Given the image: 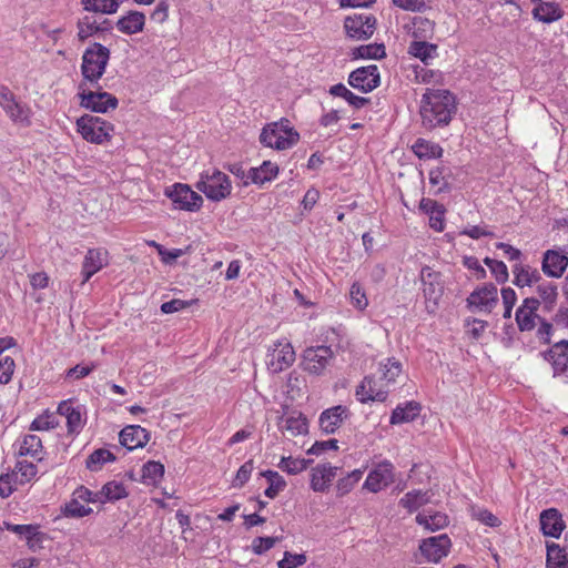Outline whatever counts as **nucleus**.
Here are the masks:
<instances>
[{
  "label": "nucleus",
  "mask_w": 568,
  "mask_h": 568,
  "mask_svg": "<svg viewBox=\"0 0 568 568\" xmlns=\"http://www.w3.org/2000/svg\"><path fill=\"white\" fill-rule=\"evenodd\" d=\"M333 351L329 346L308 347L302 355L303 369L313 375H321L329 365Z\"/></svg>",
  "instance_id": "9d476101"
},
{
  "label": "nucleus",
  "mask_w": 568,
  "mask_h": 568,
  "mask_svg": "<svg viewBox=\"0 0 568 568\" xmlns=\"http://www.w3.org/2000/svg\"><path fill=\"white\" fill-rule=\"evenodd\" d=\"M145 24V16L140 11H129L126 16L116 21V28L120 32L131 36L141 32Z\"/></svg>",
  "instance_id": "a878e982"
},
{
  "label": "nucleus",
  "mask_w": 568,
  "mask_h": 568,
  "mask_svg": "<svg viewBox=\"0 0 568 568\" xmlns=\"http://www.w3.org/2000/svg\"><path fill=\"white\" fill-rule=\"evenodd\" d=\"M532 16L541 22L550 23L562 17V10L555 2H541L532 10Z\"/></svg>",
  "instance_id": "473e14b6"
},
{
  "label": "nucleus",
  "mask_w": 568,
  "mask_h": 568,
  "mask_svg": "<svg viewBox=\"0 0 568 568\" xmlns=\"http://www.w3.org/2000/svg\"><path fill=\"white\" fill-rule=\"evenodd\" d=\"M110 54V50L101 43L94 42L88 47L83 52L81 63L83 79L92 84L98 83L105 72Z\"/></svg>",
  "instance_id": "20e7f679"
},
{
  "label": "nucleus",
  "mask_w": 568,
  "mask_h": 568,
  "mask_svg": "<svg viewBox=\"0 0 568 568\" xmlns=\"http://www.w3.org/2000/svg\"><path fill=\"white\" fill-rule=\"evenodd\" d=\"M311 460H306L303 458H293V457H282L278 463V467L286 471L290 475H296L303 470H305Z\"/></svg>",
  "instance_id": "de8ad7c7"
},
{
  "label": "nucleus",
  "mask_w": 568,
  "mask_h": 568,
  "mask_svg": "<svg viewBox=\"0 0 568 568\" xmlns=\"http://www.w3.org/2000/svg\"><path fill=\"white\" fill-rule=\"evenodd\" d=\"M329 93L334 97L345 99L355 109H361L369 102V99L367 98L355 95L343 83L331 87Z\"/></svg>",
  "instance_id": "e433bc0d"
},
{
  "label": "nucleus",
  "mask_w": 568,
  "mask_h": 568,
  "mask_svg": "<svg viewBox=\"0 0 568 568\" xmlns=\"http://www.w3.org/2000/svg\"><path fill=\"white\" fill-rule=\"evenodd\" d=\"M267 356V368L275 374L287 369L295 362V351L286 339L275 342Z\"/></svg>",
  "instance_id": "1a4fd4ad"
},
{
  "label": "nucleus",
  "mask_w": 568,
  "mask_h": 568,
  "mask_svg": "<svg viewBox=\"0 0 568 568\" xmlns=\"http://www.w3.org/2000/svg\"><path fill=\"white\" fill-rule=\"evenodd\" d=\"M277 540V537H257L252 544L253 551L261 555L273 548Z\"/></svg>",
  "instance_id": "052dcab7"
},
{
  "label": "nucleus",
  "mask_w": 568,
  "mask_h": 568,
  "mask_svg": "<svg viewBox=\"0 0 568 568\" xmlns=\"http://www.w3.org/2000/svg\"><path fill=\"white\" fill-rule=\"evenodd\" d=\"M394 465L388 460L376 464L368 473L364 488L372 493H378L388 487L395 480Z\"/></svg>",
  "instance_id": "9b49d317"
},
{
  "label": "nucleus",
  "mask_w": 568,
  "mask_h": 568,
  "mask_svg": "<svg viewBox=\"0 0 568 568\" xmlns=\"http://www.w3.org/2000/svg\"><path fill=\"white\" fill-rule=\"evenodd\" d=\"M450 546L449 537L446 534H442L424 539L419 549L427 561L437 564L448 555Z\"/></svg>",
  "instance_id": "ddd939ff"
},
{
  "label": "nucleus",
  "mask_w": 568,
  "mask_h": 568,
  "mask_svg": "<svg viewBox=\"0 0 568 568\" xmlns=\"http://www.w3.org/2000/svg\"><path fill=\"white\" fill-rule=\"evenodd\" d=\"M42 453V442L37 435H27L23 438V442L20 446L19 455L20 456H31L34 458L41 459L40 455Z\"/></svg>",
  "instance_id": "37998d69"
},
{
  "label": "nucleus",
  "mask_w": 568,
  "mask_h": 568,
  "mask_svg": "<svg viewBox=\"0 0 568 568\" xmlns=\"http://www.w3.org/2000/svg\"><path fill=\"white\" fill-rule=\"evenodd\" d=\"M413 34L415 38L426 39L432 37L435 22L428 18L415 17L413 19Z\"/></svg>",
  "instance_id": "49530a36"
},
{
  "label": "nucleus",
  "mask_w": 568,
  "mask_h": 568,
  "mask_svg": "<svg viewBox=\"0 0 568 568\" xmlns=\"http://www.w3.org/2000/svg\"><path fill=\"white\" fill-rule=\"evenodd\" d=\"M37 466L27 460H20L17 463L12 476L16 478V483L26 484L32 480L37 475Z\"/></svg>",
  "instance_id": "a18cd8bd"
},
{
  "label": "nucleus",
  "mask_w": 568,
  "mask_h": 568,
  "mask_svg": "<svg viewBox=\"0 0 568 568\" xmlns=\"http://www.w3.org/2000/svg\"><path fill=\"white\" fill-rule=\"evenodd\" d=\"M14 361L10 356L0 359V384H8L14 372Z\"/></svg>",
  "instance_id": "4d7b16f0"
},
{
  "label": "nucleus",
  "mask_w": 568,
  "mask_h": 568,
  "mask_svg": "<svg viewBox=\"0 0 568 568\" xmlns=\"http://www.w3.org/2000/svg\"><path fill=\"white\" fill-rule=\"evenodd\" d=\"M546 568H568V555L565 548L555 542H546Z\"/></svg>",
  "instance_id": "2f4dec72"
},
{
  "label": "nucleus",
  "mask_w": 568,
  "mask_h": 568,
  "mask_svg": "<svg viewBox=\"0 0 568 568\" xmlns=\"http://www.w3.org/2000/svg\"><path fill=\"white\" fill-rule=\"evenodd\" d=\"M568 266V257L555 250H548L545 252L541 270L542 272L549 276L559 278L564 274Z\"/></svg>",
  "instance_id": "4be33fe9"
},
{
  "label": "nucleus",
  "mask_w": 568,
  "mask_h": 568,
  "mask_svg": "<svg viewBox=\"0 0 568 568\" xmlns=\"http://www.w3.org/2000/svg\"><path fill=\"white\" fill-rule=\"evenodd\" d=\"M253 470V462H245L236 473L234 487H242L248 479Z\"/></svg>",
  "instance_id": "e2e57ef3"
},
{
  "label": "nucleus",
  "mask_w": 568,
  "mask_h": 568,
  "mask_svg": "<svg viewBox=\"0 0 568 568\" xmlns=\"http://www.w3.org/2000/svg\"><path fill=\"white\" fill-rule=\"evenodd\" d=\"M263 477L268 481V487L264 494L266 497L274 499L281 491L286 487L285 479L275 470H264L261 473Z\"/></svg>",
  "instance_id": "c9c22d12"
},
{
  "label": "nucleus",
  "mask_w": 568,
  "mask_h": 568,
  "mask_svg": "<svg viewBox=\"0 0 568 568\" xmlns=\"http://www.w3.org/2000/svg\"><path fill=\"white\" fill-rule=\"evenodd\" d=\"M278 173L276 164L264 161L258 168H251L247 172V180L255 184H264L273 180Z\"/></svg>",
  "instance_id": "c756f323"
},
{
  "label": "nucleus",
  "mask_w": 568,
  "mask_h": 568,
  "mask_svg": "<svg viewBox=\"0 0 568 568\" xmlns=\"http://www.w3.org/2000/svg\"><path fill=\"white\" fill-rule=\"evenodd\" d=\"M189 250H182V248H173V250H166L163 246H158V253L161 256V260L165 264H170L176 258L181 257L185 252Z\"/></svg>",
  "instance_id": "69168bd1"
},
{
  "label": "nucleus",
  "mask_w": 568,
  "mask_h": 568,
  "mask_svg": "<svg viewBox=\"0 0 568 568\" xmlns=\"http://www.w3.org/2000/svg\"><path fill=\"white\" fill-rule=\"evenodd\" d=\"M540 530L544 536L559 538L566 528L561 514L556 508L542 510L539 516Z\"/></svg>",
  "instance_id": "6ab92c4d"
},
{
  "label": "nucleus",
  "mask_w": 568,
  "mask_h": 568,
  "mask_svg": "<svg viewBox=\"0 0 568 568\" xmlns=\"http://www.w3.org/2000/svg\"><path fill=\"white\" fill-rule=\"evenodd\" d=\"M542 357L550 363L554 377L564 374L568 369V341H560L544 352Z\"/></svg>",
  "instance_id": "a211bd4d"
},
{
  "label": "nucleus",
  "mask_w": 568,
  "mask_h": 568,
  "mask_svg": "<svg viewBox=\"0 0 568 568\" xmlns=\"http://www.w3.org/2000/svg\"><path fill=\"white\" fill-rule=\"evenodd\" d=\"M300 140L298 132L291 126L290 120L282 118L280 121L267 123L260 134V142L267 148L287 150Z\"/></svg>",
  "instance_id": "7ed1b4c3"
},
{
  "label": "nucleus",
  "mask_w": 568,
  "mask_h": 568,
  "mask_svg": "<svg viewBox=\"0 0 568 568\" xmlns=\"http://www.w3.org/2000/svg\"><path fill=\"white\" fill-rule=\"evenodd\" d=\"M348 84L364 93H368L381 84L377 65L372 64L354 70L348 77Z\"/></svg>",
  "instance_id": "f8f14e48"
},
{
  "label": "nucleus",
  "mask_w": 568,
  "mask_h": 568,
  "mask_svg": "<svg viewBox=\"0 0 568 568\" xmlns=\"http://www.w3.org/2000/svg\"><path fill=\"white\" fill-rule=\"evenodd\" d=\"M513 273L514 284L518 287L531 286L541 280V275L537 268L520 263L514 265Z\"/></svg>",
  "instance_id": "cd10ccee"
},
{
  "label": "nucleus",
  "mask_w": 568,
  "mask_h": 568,
  "mask_svg": "<svg viewBox=\"0 0 568 568\" xmlns=\"http://www.w3.org/2000/svg\"><path fill=\"white\" fill-rule=\"evenodd\" d=\"M77 129L85 141L94 144H102L109 141L114 131L112 123L100 116L89 114L82 115L77 120Z\"/></svg>",
  "instance_id": "39448f33"
},
{
  "label": "nucleus",
  "mask_w": 568,
  "mask_h": 568,
  "mask_svg": "<svg viewBox=\"0 0 568 568\" xmlns=\"http://www.w3.org/2000/svg\"><path fill=\"white\" fill-rule=\"evenodd\" d=\"M484 263L489 267L498 283H505L508 280V270L504 262L485 257Z\"/></svg>",
  "instance_id": "603ef678"
},
{
  "label": "nucleus",
  "mask_w": 568,
  "mask_h": 568,
  "mask_svg": "<svg viewBox=\"0 0 568 568\" xmlns=\"http://www.w3.org/2000/svg\"><path fill=\"white\" fill-rule=\"evenodd\" d=\"M445 172L446 169L444 166L435 168L429 172V183L433 186H437L438 192L448 191L450 189L448 175Z\"/></svg>",
  "instance_id": "8fccbe9b"
},
{
  "label": "nucleus",
  "mask_w": 568,
  "mask_h": 568,
  "mask_svg": "<svg viewBox=\"0 0 568 568\" xmlns=\"http://www.w3.org/2000/svg\"><path fill=\"white\" fill-rule=\"evenodd\" d=\"M82 415L80 407H75L68 413L67 427L69 433H79L82 429Z\"/></svg>",
  "instance_id": "13d9d810"
},
{
  "label": "nucleus",
  "mask_w": 568,
  "mask_h": 568,
  "mask_svg": "<svg viewBox=\"0 0 568 568\" xmlns=\"http://www.w3.org/2000/svg\"><path fill=\"white\" fill-rule=\"evenodd\" d=\"M376 19L373 16H355L345 20V30L348 37L356 40H366L374 33Z\"/></svg>",
  "instance_id": "dca6fc26"
},
{
  "label": "nucleus",
  "mask_w": 568,
  "mask_h": 568,
  "mask_svg": "<svg viewBox=\"0 0 568 568\" xmlns=\"http://www.w3.org/2000/svg\"><path fill=\"white\" fill-rule=\"evenodd\" d=\"M468 305L479 312L490 313L498 303V291L494 284H485L467 298Z\"/></svg>",
  "instance_id": "2eb2a0df"
},
{
  "label": "nucleus",
  "mask_w": 568,
  "mask_h": 568,
  "mask_svg": "<svg viewBox=\"0 0 568 568\" xmlns=\"http://www.w3.org/2000/svg\"><path fill=\"white\" fill-rule=\"evenodd\" d=\"M429 500L430 496L428 491L413 490L405 494V496L399 500V505L412 513L429 503Z\"/></svg>",
  "instance_id": "4c0bfd02"
},
{
  "label": "nucleus",
  "mask_w": 568,
  "mask_h": 568,
  "mask_svg": "<svg viewBox=\"0 0 568 568\" xmlns=\"http://www.w3.org/2000/svg\"><path fill=\"white\" fill-rule=\"evenodd\" d=\"M537 293L542 302L544 308L551 311L557 302V286L550 282H542L537 285Z\"/></svg>",
  "instance_id": "a19ab883"
},
{
  "label": "nucleus",
  "mask_w": 568,
  "mask_h": 568,
  "mask_svg": "<svg viewBox=\"0 0 568 568\" xmlns=\"http://www.w3.org/2000/svg\"><path fill=\"white\" fill-rule=\"evenodd\" d=\"M418 525L423 526L428 531H436L445 528L448 525V517L440 511L424 510L416 516Z\"/></svg>",
  "instance_id": "c85d7f7f"
},
{
  "label": "nucleus",
  "mask_w": 568,
  "mask_h": 568,
  "mask_svg": "<svg viewBox=\"0 0 568 568\" xmlns=\"http://www.w3.org/2000/svg\"><path fill=\"white\" fill-rule=\"evenodd\" d=\"M393 4L413 12H423L426 10L427 6L424 0H392Z\"/></svg>",
  "instance_id": "bf43d9fd"
},
{
  "label": "nucleus",
  "mask_w": 568,
  "mask_h": 568,
  "mask_svg": "<svg viewBox=\"0 0 568 568\" xmlns=\"http://www.w3.org/2000/svg\"><path fill=\"white\" fill-rule=\"evenodd\" d=\"M384 44L371 43L359 45L353 50V57L355 59H381L385 57Z\"/></svg>",
  "instance_id": "c03bdc74"
},
{
  "label": "nucleus",
  "mask_w": 568,
  "mask_h": 568,
  "mask_svg": "<svg viewBox=\"0 0 568 568\" xmlns=\"http://www.w3.org/2000/svg\"><path fill=\"white\" fill-rule=\"evenodd\" d=\"M92 513V509L90 507H85L84 505L80 504V499L75 496L65 504L63 508V514L67 517L72 518H81L84 516H88Z\"/></svg>",
  "instance_id": "3c124183"
},
{
  "label": "nucleus",
  "mask_w": 568,
  "mask_h": 568,
  "mask_svg": "<svg viewBox=\"0 0 568 568\" xmlns=\"http://www.w3.org/2000/svg\"><path fill=\"white\" fill-rule=\"evenodd\" d=\"M306 562V556L304 554H291L290 551L284 552V558L278 561V568H296Z\"/></svg>",
  "instance_id": "6e6d98bb"
},
{
  "label": "nucleus",
  "mask_w": 568,
  "mask_h": 568,
  "mask_svg": "<svg viewBox=\"0 0 568 568\" xmlns=\"http://www.w3.org/2000/svg\"><path fill=\"white\" fill-rule=\"evenodd\" d=\"M80 500L89 503H102L100 491L93 493L84 486H80L73 493Z\"/></svg>",
  "instance_id": "338daca9"
},
{
  "label": "nucleus",
  "mask_w": 568,
  "mask_h": 568,
  "mask_svg": "<svg viewBox=\"0 0 568 568\" xmlns=\"http://www.w3.org/2000/svg\"><path fill=\"white\" fill-rule=\"evenodd\" d=\"M420 412L419 403L407 402L404 406L398 405L392 413L390 424H403L414 420Z\"/></svg>",
  "instance_id": "7c9ffc66"
},
{
  "label": "nucleus",
  "mask_w": 568,
  "mask_h": 568,
  "mask_svg": "<svg viewBox=\"0 0 568 568\" xmlns=\"http://www.w3.org/2000/svg\"><path fill=\"white\" fill-rule=\"evenodd\" d=\"M6 528L26 538L31 550L36 551L41 548L42 534L39 531L38 526L6 524Z\"/></svg>",
  "instance_id": "393cba45"
},
{
  "label": "nucleus",
  "mask_w": 568,
  "mask_h": 568,
  "mask_svg": "<svg viewBox=\"0 0 568 568\" xmlns=\"http://www.w3.org/2000/svg\"><path fill=\"white\" fill-rule=\"evenodd\" d=\"M379 376H367L356 389V396L363 403L367 400L384 402L389 392V385L395 383L402 373V364L394 357L379 363Z\"/></svg>",
  "instance_id": "f03ea898"
},
{
  "label": "nucleus",
  "mask_w": 568,
  "mask_h": 568,
  "mask_svg": "<svg viewBox=\"0 0 568 568\" xmlns=\"http://www.w3.org/2000/svg\"><path fill=\"white\" fill-rule=\"evenodd\" d=\"M0 105L13 122L29 123V108L17 102L13 93L8 88L0 90Z\"/></svg>",
  "instance_id": "f3484780"
},
{
  "label": "nucleus",
  "mask_w": 568,
  "mask_h": 568,
  "mask_svg": "<svg viewBox=\"0 0 568 568\" xmlns=\"http://www.w3.org/2000/svg\"><path fill=\"white\" fill-rule=\"evenodd\" d=\"M102 30L97 21L89 16H85L78 22V38L80 41L87 40L89 37Z\"/></svg>",
  "instance_id": "09e8293b"
},
{
  "label": "nucleus",
  "mask_w": 568,
  "mask_h": 568,
  "mask_svg": "<svg viewBox=\"0 0 568 568\" xmlns=\"http://www.w3.org/2000/svg\"><path fill=\"white\" fill-rule=\"evenodd\" d=\"M338 467L331 464H318L311 470V487L314 491L324 493L337 475Z\"/></svg>",
  "instance_id": "aec40b11"
},
{
  "label": "nucleus",
  "mask_w": 568,
  "mask_h": 568,
  "mask_svg": "<svg viewBox=\"0 0 568 568\" xmlns=\"http://www.w3.org/2000/svg\"><path fill=\"white\" fill-rule=\"evenodd\" d=\"M164 475V466L160 462L150 460L143 466V478L156 483Z\"/></svg>",
  "instance_id": "5fc2aeb1"
},
{
  "label": "nucleus",
  "mask_w": 568,
  "mask_h": 568,
  "mask_svg": "<svg viewBox=\"0 0 568 568\" xmlns=\"http://www.w3.org/2000/svg\"><path fill=\"white\" fill-rule=\"evenodd\" d=\"M57 423L53 420V416L50 414L41 415L37 417L32 424L30 429L32 430H49L51 428H54Z\"/></svg>",
  "instance_id": "0e129e2a"
},
{
  "label": "nucleus",
  "mask_w": 568,
  "mask_h": 568,
  "mask_svg": "<svg viewBox=\"0 0 568 568\" xmlns=\"http://www.w3.org/2000/svg\"><path fill=\"white\" fill-rule=\"evenodd\" d=\"M347 408L342 405L324 410L320 416V426L326 434H333L347 417Z\"/></svg>",
  "instance_id": "b1692460"
},
{
  "label": "nucleus",
  "mask_w": 568,
  "mask_h": 568,
  "mask_svg": "<svg viewBox=\"0 0 568 568\" xmlns=\"http://www.w3.org/2000/svg\"><path fill=\"white\" fill-rule=\"evenodd\" d=\"M456 111L455 97L447 90L427 89L420 102L422 124L426 129L447 125Z\"/></svg>",
  "instance_id": "f257e3e1"
},
{
  "label": "nucleus",
  "mask_w": 568,
  "mask_h": 568,
  "mask_svg": "<svg viewBox=\"0 0 568 568\" xmlns=\"http://www.w3.org/2000/svg\"><path fill=\"white\" fill-rule=\"evenodd\" d=\"M349 296H351V303L353 304L354 307H356L359 311H363L366 308L368 301H367L365 291L363 290L361 284L354 283L351 286Z\"/></svg>",
  "instance_id": "864d4df0"
},
{
  "label": "nucleus",
  "mask_w": 568,
  "mask_h": 568,
  "mask_svg": "<svg viewBox=\"0 0 568 568\" xmlns=\"http://www.w3.org/2000/svg\"><path fill=\"white\" fill-rule=\"evenodd\" d=\"M81 4L89 12L112 14L116 12L120 2L119 0H81Z\"/></svg>",
  "instance_id": "f704fd0d"
},
{
  "label": "nucleus",
  "mask_w": 568,
  "mask_h": 568,
  "mask_svg": "<svg viewBox=\"0 0 568 568\" xmlns=\"http://www.w3.org/2000/svg\"><path fill=\"white\" fill-rule=\"evenodd\" d=\"M119 438L122 446L129 450H133L148 444L150 433L139 425H130L120 432Z\"/></svg>",
  "instance_id": "412c9836"
},
{
  "label": "nucleus",
  "mask_w": 568,
  "mask_h": 568,
  "mask_svg": "<svg viewBox=\"0 0 568 568\" xmlns=\"http://www.w3.org/2000/svg\"><path fill=\"white\" fill-rule=\"evenodd\" d=\"M540 306V300L535 297H527L523 301L521 305L517 308L515 318L518 328L524 331H531L535 328L537 321L541 317L537 314Z\"/></svg>",
  "instance_id": "4468645a"
},
{
  "label": "nucleus",
  "mask_w": 568,
  "mask_h": 568,
  "mask_svg": "<svg viewBox=\"0 0 568 568\" xmlns=\"http://www.w3.org/2000/svg\"><path fill=\"white\" fill-rule=\"evenodd\" d=\"M115 456L108 449L99 448L89 455L85 465L91 471H98L108 462H113Z\"/></svg>",
  "instance_id": "79ce46f5"
},
{
  "label": "nucleus",
  "mask_w": 568,
  "mask_h": 568,
  "mask_svg": "<svg viewBox=\"0 0 568 568\" xmlns=\"http://www.w3.org/2000/svg\"><path fill=\"white\" fill-rule=\"evenodd\" d=\"M196 189L207 199L219 202L231 194L232 184L225 173L214 170L211 174L209 172L201 174Z\"/></svg>",
  "instance_id": "423d86ee"
},
{
  "label": "nucleus",
  "mask_w": 568,
  "mask_h": 568,
  "mask_svg": "<svg viewBox=\"0 0 568 568\" xmlns=\"http://www.w3.org/2000/svg\"><path fill=\"white\" fill-rule=\"evenodd\" d=\"M102 504L125 498L128 491L122 483L109 481L100 490Z\"/></svg>",
  "instance_id": "ea45409f"
},
{
  "label": "nucleus",
  "mask_w": 568,
  "mask_h": 568,
  "mask_svg": "<svg viewBox=\"0 0 568 568\" xmlns=\"http://www.w3.org/2000/svg\"><path fill=\"white\" fill-rule=\"evenodd\" d=\"M164 194L173 202L176 209L184 211H199L203 204L202 196L187 184L175 183L166 187Z\"/></svg>",
  "instance_id": "0eeeda50"
},
{
  "label": "nucleus",
  "mask_w": 568,
  "mask_h": 568,
  "mask_svg": "<svg viewBox=\"0 0 568 568\" xmlns=\"http://www.w3.org/2000/svg\"><path fill=\"white\" fill-rule=\"evenodd\" d=\"M281 430L287 433L290 436L295 437L307 433V420L301 413H293L288 416H283L278 424Z\"/></svg>",
  "instance_id": "bb28decb"
},
{
  "label": "nucleus",
  "mask_w": 568,
  "mask_h": 568,
  "mask_svg": "<svg viewBox=\"0 0 568 568\" xmlns=\"http://www.w3.org/2000/svg\"><path fill=\"white\" fill-rule=\"evenodd\" d=\"M108 264L106 252L100 248H91L87 252L82 265V283L88 282L91 276Z\"/></svg>",
  "instance_id": "5701e85b"
},
{
  "label": "nucleus",
  "mask_w": 568,
  "mask_h": 568,
  "mask_svg": "<svg viewBox=\"0 0 568 568\" xmlns=\"http://www.w3.org/2000/svg\"><path fill=\"white\" fill-rule=\"evenodd\" d=\"M429 216V226L436 231L442 232L445 227V207L442 204L435 212Z\"/></svg>",
  "instance_id": "680f3d73"
},
{
  "label": "nucleus",
  "mask_w": 568,
  "mask_h": 568,
  "mask_svg": "<svg viewBox=\"0 0 568 568\" xmlns=\"http://www.w3.org/2000/svg\"><path fill=\"white\" fill-rule=\"evenodd\" d=\"M423 293L425 298L430 302L434 301L436 304V301L442 296L443 287L440 283H429L423 285Z\"/></svg>",
  "instance_id": "774afa93"
},
{
  "label": "nucleus",
  "mask_w": 568,
  "mask_h": 568,
  "mask_svg": "<svg viewBox=\"0 0 568 568\" xmlns=\"http://www.w3.org/2000/svg\"><path fill=\"white\" fill-rule=\"evenodd\" d=\"M80 105L92 112L105 113L110 109L114 110L118 106V99L111 93L101 91L100 89L97 91H87L84 89V83L80 84Z\"/></svg>",
  "instance_id": "6e6552de"
},
{
  "label": "nucleus",
  "mask_w": 568,
  "mask_h": 568,
  "mask_svg": "<svg viewBox=\"0 0 568 568\" xmlns=\"http://www.w3.org/2000/svg\"><path fill=\"white\" fill-rule=\"evenodd\" d=\"M413 152L419 159H435L440 158L443 149L439 144L429 142L425 139H417L412 146Z\"/></svg>",
  "instance_id": "72a5a7b5"
},
{
  "label": "nucleus",
  "mask_w": 568,
  "mask_h": 568,
  "mask_svg": "<svg viewBox=\"0 0 568 568\" xmlns=\"http://www.w3.org/2000/svg\"><path fill=\"white\" fill-rule=\"evenodd\" d=\"M436 51L437 45L426 41H413L408 47V53L418 58L424 63H427L429 59H433Z\"/></svg>",
  "instance_id": "58836bf2"
}]
</instances>
